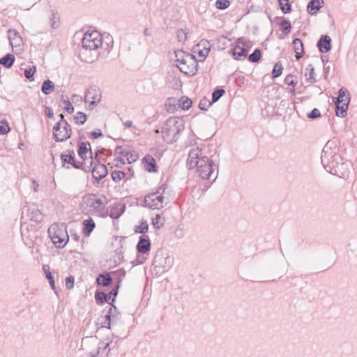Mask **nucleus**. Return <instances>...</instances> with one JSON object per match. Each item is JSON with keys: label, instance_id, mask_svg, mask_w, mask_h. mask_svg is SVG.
<instances>
[{"label": "nucleus", "instance_id": "f257e3e1", "mask_svg": "<svg viewBox=\"0 0 357 357\" xmlns=\"http://www.w3.org/2000/svg\"><path fill=\"white\" fill-rule=\"evenodd\" d=\"M184 130V123L179 117L169 118L162 128V139L168 144L176 142L180 132Z\"/></svg>", "mask_w": 357, "mask_h": 357}, {"label": "nucleus", "instance_id": "f03ea898", "mask_svg": "<svg viewBox=\"0 0 357 357\" xmlns=\"http://www.w3.org/2000/svg\"><path fill=\"white\" fill-rule=\"evenodd\" d=\"M105 318V327L114 331L113 336L116 337H121V335H123V337H126L125 333L126 326L121 319V314L117 312L116 306L112 305L109 307V312Z\"/></svg>", "mask_w": 357, "mask_h": 357}, {"label": "nucleus", "instance_id": "7ed1b4c3", "mask_svg": "<svg viewBox=\"0 0 357 357\" xmlns=\"http://www.w3.org/2000/svg\"><path fill=\"white\" fill-rule=\"evenodd\" d=\"M107 204L105 196L98 197L93 194H88L82 198V205L86 213L105 217L103 210Z\"/></svg>", "mask_w": 357, "mask_h": 357}, {"label": "nucleus", "instance_id": "20e7f679", "mask_svg": "<svg viewBox=\"0 0 357 357\" xmlns=\"http://www.w3.org/2000/svg\"><path fill=\"white\" fill-rule=\"evenodd\" d=\"M340 159H341L340 155L336 153L335 149L329 147L328 143H327L324 146L321 155V163L325 169L333 174H337L340 165H343V163H340Z\"/></svg>", "mask_w": 357, "mask_h": 357}, {"label": "nucleus", "instance_id": "39448f33", "mask_svg": "<svg viewBox=\"0 0 357 357\" xmlns=\"http://www.w3.org/2000/svg\"><path fill=\"white\" fill-rule=\"evenodd\" d=\"M48 234L57 248H63L69 240L65 224L54 223L48 229Z\"/></svg>", "mask_w": 357, "mask_h": 357}, {"label": "nucleus", "instance_id": "423d86ee", "mask_svg": "<svg viewBox=\"0 0 357 357\" xmlns=\"http://www.w3.org/2000/svg\"><path fill=\"white\" fill-rule=\"evenodd\" d=\"M167 190V184L164 183L158 188L155 192L146 195L144 197L146 206L151 209L162 208L165 201L166 200V204L169 202L168 198L165 197Z\"/></svg>", "mask_w": 357, "mask_h": 357}, {"label": "nucleus", "instance_id": "0eeeda50", "mask_svg": "<svg viewBox=\"0 0 357 357\" xmlns=\"http://www.w3.org/2000/svg\"><path fill=\"white\" fill-rule=\"evenodd\" d=\"M198 175L205 180H209L213 178L214 181L218 177V167L215 162L209 158L207 159H202L199 161V164L195 166Z\"/></svg>", "mask_w": 357, "mask_h": 357}, {"label": "nucleus", "instance_id": "6e6552de", "mask_svg": "<svg viewBox=\"0 0 357 357\" xmlns=\"http://www.w3.org/2000/svg\"><path fill=\"white\" fill-rule=\"evenodd\" d=\"M102 36L98 31L86 32L84 35L82 44L85 50H96L102 45Z\"/></svg>", "mask_w": 357, "mask_h": 357}, {"label": "nucleus", "instance_id": "1a4fd4ad", "mask_svg": "<svg viewBox=\"0 0 357 357\" xmlns=\"http://www.w3.org/2000/svg\"><path fill=\"white\" fill-rule=\"evenodd\" d=\"M71 135V126L68 122H57L53 127V136L56 142L66 141Z\"/></svg>", "mask_w": 357, "mask_h": 357}, {"label": "nucleus", "instance_id": "9d476101", "mask_svg": "<svg viewBox=\"0 0 357 357\" xmlns=\"http://www.w3.org/2000/svg\"><path fill=\"white\" fill-rule=\"evenodd\" d=\"M208 158V157L204 155L202 149L198 146L192 148L188 153L187 166L188 169L195 168V166H197V165L199 164V161H201V160L207 159Z\"/></svg>", "mask_w": 357, "mask_h": 357}, {"label": "nucleus", "instance_id": "9b49d317", "mask_svg": "<svg viewBox=\"0 0 357 357\" xmlns=\"http://www.w3.org/2000/svg\"><path fill=\"white\" fill-rule=\"evenodd\" d=\"M197 61L194 55L192 54L190 56H187L185 62L181 66H178L179 70L188 75H194L197 71Z\"/></svg>", "mask_w": 357, "mask_h": 357}, {"label": "nucleus", "instance_id": "f8f14e48", "mask_svg": "<svg viewBox=\"0 0 357 357\" xmlns=\"http://www.w3.org/2000/svg\"><path fill=\"white\" fill-rule=\"evenodd\" d=\"M119 287V285L118 284L108 294H105L104 292H96L95 294V299L97 304L100 305L106 302L112 306L114 302L115 301V297L118 294Z\"/></svg>", "mask_w": 357, "mask_h": 357}, {"label": "nucleus", "instance_id": "ddd939ff", "mask_svg": "<svg viewBox=\"0 0 357 357\" xmlns=\"http://www.w3.org/2000/svg\"><path fill=\"white\" fill-rule=\"evenodd\" d=\"M154 262L165 270H169L174 264V257L169 255L164 256L162 250H158L154 258Z\"/></svg>", "mask_w": 357, "mask_h": 357}, {"label": "nucleus", "instance_id": "4468645a", "mask_svg": "<svg viewBox=\"0 0 357 357\" xmlns=\"http://www.w3.org/2000/svg\"><path fill=\"white\" fill-rule=\"evenodd\" d=\"M331 39L330 36L327 35H323L321 36L317 42V46L319 50L321 53H326L331 49Z\"/></svg>", "mask_w": 357, "mask_h": 357}, {"label": "nucleus", "instance_id": "2eb2a0df", "mask_svg": "<svg viewBox=\"0 0 357 357\" xmlns=\"http://www.w3.org/2000/svg\"><path fill=\"white\" fill-rule=\"evenodd\" d=\"M91 171L93 174V177L98 181L105 178L107 174V169L106 165L103 164H98L94 167H91Z\"/></svg>", "mask_w": 357, "mask_h": 357}, {"label": "nucleus", "instance_id": "dca6fc26", "mask_svg": "<svg viewBox=\"0 0 357 357\" xmlns=\"http://www.w3.org/2000/svg\"><path fill=\"white\" fill-rule=\"evenodd\" d=\"M78 155L82 159L83 161L87 160L86 154L89 153L90 155L89 160H92V151L91 149V144L89 142H81L79 144Z\"/></svg>", "mask_w": 357, "mask_h": 357}, {"label": "nucleus", "instance_id": "f3484780", "mask_svg": "<svg viewBox=\"0 0 357 357\" xmlns=\"http://www.w3.org/2000/svg\"><path fill=\"white\" fill-rule=\"evenodd\" d=\"M151 248V242L148 236H142L137 245V250L139 253L145 254L149 252Z\"/></svg>", "mask_w": 357, "mask_h": 357}, {"label": "nucleus", "instance_id": "a211bd4d", "mask_svg": "<svg viewBox=\"0 0 357 357\" xmlns=\"http://www.w3.org/2000/svg\"><path fill=\"white\" fill-rule=\"evenodd\" d=\"M117 343V341L112 345V341L105 344L103 346H99L97 348V351L96 354L91 356V357H98V356L101 354L102 357H107L109 356V353L112 349H113Z\"/></svg>", "mask_w": 357, "mask_h": 357}, {"label": "nucleus", "instance_id": "6ab92c4d", "mask_svg": "<svg viewBox=\"0 0 357 357\" xmlns=\"http://www.w3.org/2000/svg\"><path fill=\"white\" fill-rule=\"evenodd\" d=\"M125 209L126 205L124 204L115 203L111 206L109 215L112 219H117L123 213Z\"/></svg>", "mask_w": 357, "mask_h": 357}, {"label": "nucleus", "instance_id": "aec40b11", "mask_svg": "<svg viewBox=\"0 0 357 357\" xmlns=\"http://www.w3.org/2000/svg\"><path fill=\"white\" fill-rule=\"evenodd\" d=\"M143 163L144 165V168L149 172H157V165L155 158L150 155H146L142 159Z\"/></svg>", "mask_w": 357, "mask_h": 357}, {"label": "nucleus", "instance_id": "412c9836", "mask_svg": "<svg viewBox=\"0 0 357 357\" xmlns=\"http://www.w3.org/2000/svg\"><path fill=\"white\" fill-rule=\"evenodd\" d=\"M8 36L13 47H20L22 43V38L15 29H9Z\"/></svg>", "mask_w": 357, "mask_h": 357}, {"label": "nucleus", "instance_id": "4be33fe9", "mask_svg": "<svg viewBox=\"0 0 357 357\" xmlns=\"http://www.w3.org/2000/svg\"><path fill=\"white\" fill-rule=\"evenodd\" d=\"M292 44L294 49V52L296 53V59L297 60H299L303 56L304 54L303 43L300 38H295L293 40Z\"/></svg>", "mask_w": 357, "mask_h": 357}, {"label": "nucleus", "instance_id": "5701e85b", "mask_svg": "<svg viewBox=\"0 0 357 357\" xmlns=\"http://www.w3.org/2000/svg\"><path fill=\"white\" fill-rule=\"evenodd\" d=\"M82 232L85 236H89L96 227V224L92 218H89L83 221Z\"/></svg>", "mask_w": 357, "mask_h": 357}, {"label": "nucleus", "instance_id": "b1692460", "mask_svg": "<svg viewBox=\"0 0 357 357\" xmlns=\"http://www.w3.org/2000/svg\"><path fill=\"white\" fill-rule=\"evenodd\" d=\"M94 91L89 90L85 95L84 101L86 102H89V108L90 109H93L94 105H96L98 102L100 101V97L98 95L93 94Z\"/></svg>", "mask_w": 357, "mask_h": 357}, {"label": "nucleus", "instance_id": "393cba45", "mask_svg": "<svg viewBox=\"0 0 357 357\" xmlns=\"http://www.w3.org/2000/svg\"><path fill=\"white\" fill-rule=\"evenodd\" d=\"M333 100L335 104H344V102L349 103L350 98L349 95L347 94V90L344 88H341L338 91V96L333 98Z\"/></svg>", "mask_w": 357, "mask_h": 357}, {"label": "nucleus", "instance_id": "a878e982", "mask_svg": "<svg viewBox=\"0 0 357 357\" xmlns=\"http://www.w3.org/2000/svg\"><path fill=\"white\" fill-rule=\"evenodd\" d=\"M321 3H324L322 0H311L307 4V11L310 14H315L321 7Z\"/></svg>", "mask_w": 357, "mask_h": 357}, {"label": "nucleus", "instance_id": "bb28decb", "mask_svg": "<svg viewBox=\"0 0 357 357\" xmlns=\"http://www.w3.org/2000/svg\"><path fill=\"white\" fill-rule=\"evenodd\" d=\"M28 211L31 212V220L36 222H40L43 220L42 213L37 207H36L35 206H32L29 208Z\"/></svg>", "mask_w": 357, "mask_h": 357}, {"label": "nucleus", "instance_id": "cd10ccee", "mask_svg": "<svg viewBox=\"0 0 357 357\" xmlns=\"http://www.w3.org/2000/svg\"><path fill=\"white\" fill-rule=\"evenodd\" d=\"M15 56L12 54H7L6 56L0 59V64L7 68L12 67L15 62Z\"/></svg>", "mask_w": 357, "mask_h": 357}, {"label": "nucleus", "instance_id": "c85d7f7f", "mask_svg": "<svg viewBox=\"0 0 357 357\" xmlns=\"http://www.w3.org/2000/svg\"><path fill=\"white\" fill-rule=\"evenodd\" d=\"M174 54L176 57V66L178 67V66L183 64V63L185 62L187 56H190L191 54L178 50L174 51Z\"/></svg>", "mask_w": 357, "mask_h": 357}, {"label": "nucleus", "instance_id": "c756f323", "mask_svg": "<svg viewBox=\"0 0 357 357\" xmlns=\"http://www.w3.org/2000/svg\"><path fill=\"white\" fill-rule=\"evenodd\" d=\"M96 282L99 285L107 287L112 282V278L109 274H100L96 278Z\"/></svg>", "mask_w": 357, "mask_h": 357}, {"label": "nucleus", "instance_id": "7c9ffc66", "mask_svg": "<svg viewBox=\"0 0 357 357\" xmlns=\"http://www.w3.org/2000/svg\"><path fill=\"white\" fill-rule=\"evenodd\" d=\"M305 76L307 82L312 84L316 82L314 69L311 64L305 68Z\"/></svg>", "mask_w": 357, "mask_h": 357}, {"label": "nucleus", "instance_id": "2f4dec72", "mask_svg": "<svg viewBox=\"0 0 357 357\" xmlns=\"http://www.w3.org/2000/svg\"><path fill=\"white\" fill-rule=\"evenodd\" d=\"M89 165L87 164L86 160L84 161V162H75L74 160L71 164L75 168L77 169H82L84 172H91V166H92V160H89Z\"/></svg>", "mask_w": 357, "mask_h": 357}, {"label": "nucleus", "instance_id": "473e14b6", "mask_svg": "<svg viewBox=\"0 0 357 357\" xmlns=\"http://www.w3.org/2000/svg\"><path fill=\"white\" fill-rule=\"evenodd\" d=\"M55 89L54 84L50 79L45 80L42 84L41 90L43 93L48 95Z\"/></svg>", "mask_w": 357, "mask_h": 357}, {"label": "nucleus", "instance_id": "72a5a7b5", "mask_svg": "<svg viewBox=\"0 0 357 357\" xmlns=\"http://www.w3.org/2000/svg\"><path fill=\"white\" fill-rule=\"evenodd\" d=\"M335 114L339 117H344L347 114L349 103L344 102V104H335Z\"/></svg>", "mask_w": 357, "mask_h": 357}, {"label": "nucleus", "instance_id": "f704fd0d", "mask_svg": "<svg viewBox=\"0 0 357 357\" xmlns=\"http://www.w3.org/2000/svg\"><path fill=\"white\" fill-rule=\"evenodd\" d=\"M61 159L62 160V162L63 165L67 162L69 164H72L73 162L75 160V153L73 150L68 151V153H63L61 155Z\"/></svg>", "mask_w": 357, "mask_h": 357}, {"label": "nucleus", "instance_id": "c9c22d12", "mask_svg": "<svg viewBox=\"0 0 357 357\" xmlns=\"http://www.w3.org/2000/svg\"><path fill=\"white\" fill-rule=\"evenodd\" d=\"M50 23L52 29H57L59 26V15L56 11H52Z\"/></svg>", "mask_w": 357, "mask_h": 357}, {"label": "nucleus", "instance_id": "e433bc0d", "mask_svg": "<svg viewBox=\"0 0 357 357\" xmlns=\"http://www.w3.org/2000/svg\"><path fill=\"white\" fill-rule=\"evenodd\" d=\"M165 224V218L160 214H157L152 220V225L156 229H159L163 227Z\"/></svg>", "mask_w": 357, "mask_h": 357}, {"label": "nucleus", "instance_id": "4c0bfd02", "mask_svg": "<svg viewBox=\"0 0 357 357\" xmlns=\"http://www.w3.org/2000/svg\"><path fill=\"white\" fill-rule=\"evenodd\" d=\"M231 54L234 59L241 60L242 58V54L243 52V50L242 47L236 43L235 47L231 50Z\"/></svg>", "mask_w": 357, "mask_h": 357}, {"label": "nucleus", "instance_id": "58836bf2", "mask_svg": "<svg viewBox=\"0 0 357 357\" xmlns=\"http://www.w3.org/2000/svg\"><path fill=\"white\" fill-rule=\"evenodd\" d=\"M178 105L183 109H188L192 105V100L185 96H182L178 100Z\"/></svg>", "mask_w": 357, "mask_h": 357}, {"label": "nucleus", "instance_id": "ea45409f", "mask_svg": "<svg viewBox=\"0 0 357 357\" xmlns=\"http://www.w3.org/2000/svg\"><path fill=\"white\" fill-rule=\"evenodd\" d=\"M149 225L146 220H142L139 225L135 226V231L139 234H144L148 231Z\"/></svg>", "mask_w": 357, "mask_h": 357}, {"label": "nucleus", "instance_id": "a19ab883", "mask_svg": "<svg viewBox=\"0 0 357 357\" xmlns=\"http://www.w3.org/2000/svg\"><path fill=\"white\" fill-rule=\"evenodd\" d=\"M283 67L280 61L277 62L273 69L272 75L273 78L278 77L282 75Z\"/></svg>", "mask_w": 357, "mask_h": 357}, {"label": "nucleus", "instance_id": "79ce46f5", "mask_svg": "<svg viewBox=\"0 0 357 357\" xmlns=\"http://www.w3.org/2000/svg\"><path fill=\"white\" fill-rule=\"evenodd\" d=\"M125 157H126V160L129 164L135 162L138 158V155L135 151H130L126 150L125 152Z\"/></svg>", "mask_w": 357, "mask_h": 357}, {"label": "nucleus", "instance_id": "37998d69", "mask_svg": "<svg viewBox=\"0 0 357 357\" xmlns=\"http://www.w3.org/2000/svg\"><path fill=\"white\" fill-rule=\"evenodd\" d=\"M284 84H286L287 85L291 86H292L291 92L294 93V91H295L294 87L296 86L297 82L294 79V76L291 74H289L284 78Z\"/></svg>", "mask_w": 357, "mask_h": 357}, {"label": "nucleus", "instance_id": "c03bdc74", "mask_svg": "<svg viewBox=\"0 0 357 357\" xmlns=\"http://www.w3.org/2000/svg\"><path fill=\"white\" fill-rule=\"evenodd\" d=\"M126 176V174L123 171L115 170L112 172V178L115 182H119L123 179Z\"/></svg>", "mask_w": 357, "mask_h": 357}, {"label": "nucleus", "instance_id": "a18cd8bd", "mask_svg": "<svg viewBox=\"0 0 357 357\" xmlns=\"http://www.w3.org/2000/svg\"><path fill=\"white\" fill-rule=\"evenodd\" d=\"M225 91L223 89H217L212 93V102H217L224 94Z\"/></svg>", "mask_w": 357, "mask_h": 357}, {"label": "nucleus", "instance_id": "49530a36", "mask_svg": "<svg viewBox=\"0 0 357 357\" xmlns=\"http://www.w3.org/2000/svg\"><path fill=\"white\" fill-rule=\"evenodd\" d=\"M74 119L77 123L82 125L86 121V115L84 112H78L75 114Z\"/></svg>", "mask_w": 357, "mask_h": 357}, {"label": "nucleus", "instance_id": "de8ad7c7", "mask_svg": "<svg viewBox=\"0 0 357 357\" xmlns=\"http://www.w3.org/2000/svg\"><path fill=\"white\" fill-rule=\"evenodd\" d=\"M280 26L282 28V31L284 32L286 34L290 32L291 25L289 21H288L287 20L283 19L280 22Z\"/></svg>", "mask_w": 357, "mask_h": 357}, {"label": "nucleus", "instance_id": "09e8293b", "mask_svg": "<svg viewBox=\"0 0 357 357\" xmlns=\"http://www.w3.org/2000/svg\"><path fill=\"white\" fill-rule=\"evenodd\" d=\"M261 58V51L259 49H256L251 54L249 55V60L251 62L256 63L259 61Z\"/></svg>", "mask_w": 357, "mask_h": 357}, {"label": "nucleus", "instance_id": "8fccbe9b", "mask_svg": "<svg viewBox=\"0 0 357 357\" xmlns=\"http://www.w3.org/2000/svg\"><path fill=\"white\" fill-rule=\"evenodd\" d=\"M217 8L220 10H224L230 6L229 0H217L215 3Z\"/></svg>", "mask_w": 357, "mask_h": 357}, {"label": "nucleus", "instance_id": "3c124183", "mask_svg": "<svg viewBox=\"0 0 357 357\" xmlns=\"http://www.w3.org/2000/svg\"><path fill=\"white\" fill-rule=\"evenodd\" d=\"M236 43L241 47H245L246 49H248L252 46L251 41L246 40L243 37L238 38Z\"/></svg>", "mask_w": 357, "mask_h": 357}, {"label": "nucleus", "instance_id": "603ef678", "mask_svg": "<svg viewBox=\"0 0 357 357\" xmlns=\"http://www.w3.org/2000/svg\"><path fill=\"white\" fill-rule=\"evenodd\" d=\"M279 5L282 11L285 14L290 13L291 10V6L289 2L281 1V3H279Z\"/></svg>", "mask_w": 357, "mask_h": 357}, {"label": "nucleus", "instance_id": "864d4df0", "mask_svg": "<svg viewBox=\"0 0 357 357\" xmlns=\"http://www.w3.org/2000/svg\"><path fill=\"white\" fill-rule=\"evenodd\" d=\"M177 38L179 42H185L187 39V33L183 29L177 31Z\"/></svg>", "mask_w": 357, "mask_h": 357}, {"label": "nucleus", "instance_id": "5fc2aeb1", "mask_svg": "<svg viewBox=\"0 0 357 357\" xmlns=\"http://www.w3.org/2000/svg\"><path fill=\"white\" fill-rule=\"evenodd\" d=\"M307 116L309 119H314L321 116V113L317 108H314L311 111V112L307 114Z\"/></svg>", "mask_w": 357, "mask_h": 357}, {"label": "nucleus", "instance_id": "6e6d98bb", "mask_svg": "<svg viewBox=\"0 0 357 357\" xmlns=\"http://www.w3.org/2000/svg\"><path fill=\"white\" fill-rule=\"evenodd\" d=\"M197 52L200 57L203 58V60L206 59V57L208 56L209 52H210V47L205 48V49H200L197 48Z\"/></svg>", "mask_w": 357, "mask_h": 357}, {"label": "nucleus", "instance_id": "4d7b16f0", "mask_svg": "<svg viewBox=\"0 0 357 357\" xmlns=\"http://www.w3.org/2000/svg\"><path fill=\"white\" fill-rule=\"evenodd\" d=\"M211 103L206 99H203L199 102V107L202 110H207Z\"/></svg>", "mask_w": 357, "mask_h": 357}, {"label": "nucleus", "instance_id": "13d9d810", "mask_svg": "<svg viewBox=\"0 0 357 357\" xmlns=\"http://www.w3.org/2000/svg\"><path fill=\"white\" fill-rule=\"evenodd\" d=\"M65 105L64 109L69 114H72L74 112V107L72 105L71 102L69 100H66L63 101Z\"/></svg>", "mask_w": 357, "mask_h": 357}, {"label": "nucleus", "instance_id": "bf43d9fd", "mask_svg": "<svg viewBox=\"0 0 357 357\" xmlns=\"http://www.w3.org/2000/svg\"><path fill=\"white\" fill-rule=\"evenodd\" d=\"M74 278L73 276L68 277L66 279V286L68 289H71L74 287Z\"/></svg>", "mask_w": 357, "mask_h": 357}, {"label": "nucleus", "instance_id": "052dcab7", "mask_svg": "<svg viewBox=\"0 0 357 357\" xmlns=\"http://www.w3.org/2000/svg\"><path fill=\"white\" fill-rule=\"evenodd\" d=\"M10 131V128L7 123L0 125V134L5 135Z\"/></svg>", "mask_w": 357, "mask_h": 357}, {"label": "nucleus", "instance_id": "680f3d73", "mask_svg": "<svg viewBox=\"0 0 357 357\" xmlns=\"http://www.w3.org/2000/svg\"><path fill=\"white\" fill-rule=\"evenodd\" d=\"M197 48L202 47V49L211 48V45L207 40H201L197 45Z\"/></svg>", "mask_w": 357, "mask_h": 357}, {"label": "nucleus", "instance_id": "e2e57ef3", "mask_svg": "<svg viewBox=\"0 0 357 357\" xmlns=\"http://www.w3.org/2000/svg\"><path fill=\"white\" fill-rule=\"evenodd\" d=\"M47 279L49 280V282H50V284L52 289H55L56 287H55V284H54V277L52 276L51 273H49V274L47 275Z\"/></svg>", "mask_w": 357, "mask_h": 357}, {"label": "nucleus", "instance_id": "0e129e2a", "mask_svg": "<svg viewBox=\"0 0 357 357\" xmlns=\"http://www.w3.org/2000/svg\"><path fill=\"white\" fill-rule=\"evenodd\" d=\"M90 135L94 138L97 139L100 137H102V133L100 129H98L97 131H93L90 133Z\"/></svg>", "mask_w": 357, "mask_h": 357}, {"label": "nucleus", "instance_id": "69168bd1", "mask_svg": "<svg viewBox=\"0 0 357 357\" xmlns=\"http://www.w3.org/2000/svg\"><path fill=\"white\" fill-rule=\"evenodd\" d=\"M45 113L49 118L52 119L54 117V112L50 107H45Z\"/></svg>", "mask_w": 357, "mask_h": 357}, {"label": "nucleus", "instance_id": "338daca9", "mask_svg": "<svg viewBox=\"0 0 357 357\" xmlns=\"http://www.w3.org/2000/svg\"><path fill=\"white\" fill-rule=\"evenodd\" d=\"M24 75H25L26 78H27L29 80H31V79H33V72H32L31 69L25 70Z\"/></svg>", "mask_w": 357, "mask_h": 357}, {"label": "nucleus", "instance_id": "774afa93", "mask_svg": "<svg viewBox=\"0 0 357 357\" xmlns=\"http://www.w3.org/2000/svg\"><path fill=\"white\" fill-rule=\"evenodd\" d=\"M126 151V149H123L122 146H119L116 148L114 153L115 154L122 155L124 156Z\"/></svg>", "mask_w": 357, "mask_h": 357}]
</instances>
